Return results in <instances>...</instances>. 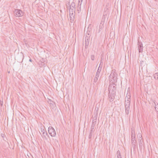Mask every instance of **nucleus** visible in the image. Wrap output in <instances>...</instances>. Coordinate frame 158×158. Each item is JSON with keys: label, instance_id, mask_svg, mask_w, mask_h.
I'll list each match as a JSON object with an SVG mask.
<instances>
[{"label": "nucleus", "instance_id": "obj_30", "mask_svg": "<svg viewBox=\"0 0 158 158\" xmlns=\"http://www.w3.org/2000/svg\"><path fill=\"white\" fill-rule=\"evenodd\" d=\"M29 61H30V62H32V59H29Z\"/></svg>", "mask_w": 158, "mask_h": 158}, {"label": "nucleus", "instance_id": "obj_25", "mask_svg": "<svg viewBox=\"0 0 158 158\" xmlns=\"http://www.w3.org/2000/svg\"><path fill=\"white\" fill-rule=\"evenodd\" d=\"M82 0H78V5H80V4H81Z\"/></svg>", "mask_w": 158, "mask_h": 158}, {"label": "nucleus", "instance_id": "obj_17", "mask_svg": "<svg viewBox=\"0 0 158 158\" xmlns=\"http://www.w3.org/2000/svg\"><path fill=\"white\" fill-rule=\"evenodd\" d=\"M117 155L118 158H122L121 154L120 153V151L119 150H118L117 152Z\"/></svg>", "mask_w": 158, "mask_h": 158}, {"label": "nucleus", "instance_id": "obj_2", "mask_svg": "<svg viewBox=\"0 0 158 158\" xmlns=\"http://www.w3.org/2000/svg\"><path fill=\"white\" fill-rule=\"evenodd\" d=\"M115 71V69L112 70L111 73L109 76L110 81L112 83H115L117 81V74Z\"/></svg>", "mask_w": 158, "mask_h": 158}, {"label": "nucleus", "instance_id": "obj_21", "mask_svg": "<svg viewBox=\"0 0 158 158\" xmlns=\"http://www.w3.org/2000/svg\"><path fill=\"white\" fill-rule=\"evenodd\" d=\"M69 8V14L74 13L73 9H72L71 8Z\"/></svg>", "mask_w": 158, "mask_h": 158}, {"label": "nucleus", "instance_id": "obj_10", "mask_svg": "<svg viewBox=\"0 0 158 158\" xmlns=\"http://www.w3.org/2000/svg\"><path fill=\"white\" fill-rule=\"evenodd\" d=\"M131 143L133 147L134 148H135L136 147V141L135 140V136L134 137V138H131Z\"/></svg>", "mask_w": 158, "mask_h": 158}, {"label": "nucleus", "instance_id": "obj_9", "mask_svg": "<svg viewBox=\"0 0 158 158\" xmlns=\"http://www.w3.org/2000/svg\"><path fill=\"white\" fill-rule=\"evenodd\" d=\"M104 22L102 21H101L100 23L99 26V28L98 30V32H100L102 31V30H103Z\"/></svg>", "mask_w": 158, "mask_h": 158}, {"label": "nucleus", "instance_id": "obj_22", "mask_svg": "<svg viewBox=\"0 0 158 158\" xmlns=\"http://www.w3.org/2000/svg\"><path fill=\"white\" fill-rule=\"evenodd\" d=\"M131 138H134V137H135V134H133V133L134 132V131L133 130L131 132Z\"/></svg>", "mask_w": 158, "mask_h": 158}, {"label": "nucleus", "instance_id": "obj_26", "mask_svg": "<svg viewBox=\"0 0 158 158\" xmlns=\"http://www.w3.org/2000/svg\"><path fill=\"white\" fill-rule=\"evenodd\" d=\"M94 55H91V58L92 60H94Z\"/></svg>", "mask_w": 158, "mask_h": 158}, {"label": "nucleus", "instance_id": "obj_24", "mask_svg": "<svg viewBox=\"0 0 158 158\" xmlns=\"http://www.w3.org/2000/svg\"><path fill=\"white\" fill-rule=\"evenodd\" d=\"M87 33L88 35H89L91 34V33L90 32V30H89V28H88V30L87 31Z\"/></svg>", "mask_w": 158, "mask_h": 158}, {"label": "nucleus", "instance_id": "obj_27", "mask_svg": "<svg viewBox=\"0 0 158 158\" xmlns=\"http://www.w3.org/2000/svg\"><path fill=\"white\" fill-rule=\"evenodd\" d=\"M108 9L107 8H105L104 9V12L105 11H106L107 12V13H108Z\"/></svg>", "mask_w": 158, "mask_h": 158}, {"label": "nucleus", "instance_id": "obj_28", "mask_svg": "<svg viewBox=\"0 0 158 158\" xmlns=\"http://www.w3.org/2000/svg\"><path fill=\"white\" fill-rule=\"evenodd\" d=\"M138 141H139V145H141L142 144L141 140V139L140 140H139Z\"/></svg>", "mask_w": 158, "mask_h": 158}, {"label": "nucleus", "instance_id": "obj_3", "mask_svg": "<svg viewBox=\"0 0 158 158\" xmlns=\"http://www.w3.org/2000/svg\"><path fill=\"white\" fill-rule=\"evenodd\" d=\"M45 127H41L40 129V131L42 133L41 136L43 138H44L45 139L47 140V138L46 137V135L48 136V137H49L47 132L45 131Z\"/></svg>", "mask_w": 158, "mask_h": 158}, {"label": "nucleus", "instance_id": "obj_29", "mask_svg": "<svg viewBox=\"0 0 158 158\" xmlns=\"http://www.w3.org/2000/svg\"><path fill=\"white\" fill-rule=\"evenodd\" d=\"M142 139V136L141 137H139V139H138V141L139 140H141H141Z\"/></svg>", "mask_w": 158, "mask_h": 158}, {"label": "nucleus", "instance_id": "obj_12", "mask_svg": "<svg viewBox=\"0 0 158 158\" xmlns=\"http://www.w3.org/2000/svg\"><path fill=\"white\" fill-rule=\"evenodd\" d=\"M107 12L106 11H105V12H104L103 15L102 17V19L101 21H102L104 23V20L106 18H108V17L107 16Z\"/></svg>", "mask_w": 158, "mask_h": 158}, {"label": "nucleus", "instance_id": "obj_8", "mask_svg": "<svg viewBox=\"0 0 158 158\" xmlns=\"http://www.w3.org/2000/svg\"><path fill=\"white\" fill-rule=\"evenodd\" d=\"M138 48L139 52H143V44L141 42L138 41Z\"/></svg>", "mask_w": 158, "mask_h": 158}, {"label": "nucleus", "instance_id": "obj_1", "mask_svg": "<svg viewBox=\"0 0 158 158\" xmlns=\"http://www.w3.org/2000/svg\"><path fill=\"white\" fill-rule=\"evenodd\" d=\"M130 95L128 96H127L125 98V112L127 114H128L129 113L130 110Z\"/></svg>", "mask_w": 158, "mask_h": 158}, {"label": "nucleus", "instance_id": "obj_19", "mask_svg": "<svg viewBox=\"0 0 158 158\" xmlns=\"http://www.w3.org/2000/svg\"><path fill=\"white\" fill-rule=\"evenodd\" d=\"M89 40L87 38L86 39V37L85 38V46H87L89 45Z\"/></svg>", "mask_w": 158, "mask_h": 158}, {"label": "nucleus", "instance_id": "obj_4", "mask_svg": "<svg viewBox=\"0 0 158 158\" xmlns=\"http://www.w3.org/2000/svg\"><path fill=\"white\" fill-rule=\"evenodd\" d=\"M114 83H113L112 84H110L109 85L108 90L109 94H110V92L112 91L113 92V93H114V91L116 89V85Z\"/></svg>", "mask_w": 158, "mask_h": 158}, {"label": "nucleus", "instance_id": "obj_7", "mask_svg": "<svg viewBox=\"0 0 158 158\" xmlns=\"http://www.w3.org/2000/svg\"><path fill=\"white\" fill-rule=\"evenodd\" d=\"M14 13L15 16L18 17L21 16L23 15L22 11L19 9H15Z\"/></svg>", "mask_w": 158, "mask_h": 158}, {"label": "nucleus", "instance_id": "obj_15", "mask_svg": "<svg viewBox=\"0 0 158 158\" xmlns=\"http://www.w3.org/2000/svg\"><path fill=\"white\" fill-rule=\"evenodd\" d=\"M97 116V114H94V115H93V116H92V118H93L92 121L94 122H96Z\"/></svg>", "mask_w": 158, "mask_h": 158}, {"label": "nucleus", "instance_id": "obj_18", "mask_svg": "<svg viewBox=\"0 0 158 158\" xmlns=\"http://www.w3.org/2000/svg\"><path fill=\"white\" fill-rule=\"evenodd\" d=\"M75 2H73L71 3V5L69 6V8H71V7H72L73 8H75Z\"/></svg>", "mask_w": 158, "mask_h": 158}, {"label": "nucleus", "instance_id": "obj_16", "mask_svg": "<svg viewBox=\"0 0 158 158\" xmlns=\"http://www.w3.org/2000/svg\"><path fill=\"white\" fill-rule=\"evenodd\" d=\"M81 4H80V5H78V3L77 11L78 12V13H79L81 11Z\"/></svg>", "mask_w": 158, "mask_h": 158}, {"label": "nucleus", "instance_id": "obj_5", "mask_svg": "<svg viewBox=\"0 0 158 158\" xmlns=\"http://www.w3.org/2000/svg\"><path fill=\"white\" fill-rule=\"evenodd\" d=\"M48 132L52 137H55L56 135V131L52 127H49L48 128Z\"/></svg>", "mask_w": 158, "mask_h": 158}, {"label": "nucleus", "instance_id": "obj_13", "mask_svg": "<svg viewBox=\"0 0 158 158\" xmlns=\"http://www.w3.org/2000/svg\"><path fill=\"white\" fill-rule=\"evenodd\" d=\"M114 93H113L112 94H110L109 93V99L110 101V102H112L114 99Z\"/></svg>", "mask_w": 158, "mask_h": 158}, {"label": "nucleus", "instance_id": "obj_6", "mask_svg": "<svg viewBox=\"0 0 158 158\" xmlns=\"http://www.w3.org/2000/svg\"><path fill=\"white\" fill-rule=\"evenodd\" d=\"M102 67L99 66L98 68V70L96 74L95 77L94 78V82L96 83L98 81V78L100 75V73L102 69Z\"/></svg>", "mask_w": 158, "mask_h": 158}, {"label": "nucleus", "instance_id": "obj_23", "mask_svg": "<svg viewBox=\"0 0 158 158\" xmlns=\"http://www.w3.org/2000/svg\"><path fill=\"white\" fill-rule=\"evenodd\" d=\"M93 132H91V130L90 131V132L89 133V139H91V137H92V133Z\"/></svg>", "mask_w": 158, "mask_h": 158}, {"label": "nucleus", "instance_id": "obj_11", "mask_svg": "<svg viewBox=\"0 0 158 158\" xmlns=\"http://www.w3.org/2000/svg\"><path fill=\"white\" fill-rule=\"evenodd\" d=\"M69 15L70 22L73 23L75 19V11H74V13L69 14Z\"/></svg>", "mask_w": 158, "mask_h": 158}, {"label": "nucleus", "instance_id": "obj_14", "mask_svg": "<svg viewBox=\"0 0 158 158\" xmlns=\"http://www.w3.org/2000/svg\"><path fill=\"white\" fill-rule=\"evenodd\" d=\"M96 122L92 121V124L91 127V132H94V127L96 124Z\"/></svg>", "mask_w": 158, "mask_h": 158}, {"label": "nucleus", "instance_id": "obj_20", "mask_svg": "<svg viewBox=\"0 0 158 158\" xmlns=\"http://www.w3.org/2000/svg\"><path fill=\"white\" fill-rule=\"evenodd\" d=\"M153 76L155 79L158 80V73L154 74Z\"/></svg>", "mask_w": 158, "mask_h": 158}]
</instances>
